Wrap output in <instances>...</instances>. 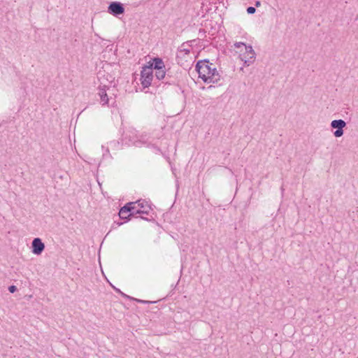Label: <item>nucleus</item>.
<instances>
[{
	"mask_svg": "<svg viewBox=\"0 0 358 358\" xmlns=\"http://www.w3.org/2000/svg\"><path fill=\"white\" fill-rule=\"evenodd\" d=\"M256 58V53L252 45L245 46V52L241 55V59L244 62V65L249 66L252 64Z\"/></svg>",
	"mask_w": 358,
	"mask_h": 358,
	"instance_id": "nucleus-4",
	"label": "nucleus"
},
{
	"mask_svg": "<svg viewBox=\"0 0 358 358\" xmlns=\"http://www.w3.org/2000/svg\"><path fill=\"white\" fill-rule=\"evenodd\" d=\"M120 144L119 141H112L108 143L107 146L102 145L101 148L103 150V155H102L103 159H106L108 158L111 159L112 156L110 154V149L118 150V149H120Z\"/></svg>",
	"mask_w": 358,
	"mask_h": 358,
	"instance_id": "nucleus-6",
	"label": "nucleus"
},
{
	"mask_svg": "<svg viewBox=\"0 0 358 358\" xmlns=\"http://www.w3.org/2000/svg\"><path fill=\"white\" fill-rule=\"evenodd\" d=\"M150 65H152L153 69L155 70L165 69L162 59L158 57L153 59V62Z\"/></svg>",
	"mask_w": 358,
	"mask_h": 358,
	"instance_id": "nucleus-12",
	"label": "nucleus"
},
{
	"mask_svg": "<svg viewBox=\"0 0 358 358\" xmlns=\"http://www.w3.org/2000/svg\"><path fill=\"white\" fill-rule=\"evenodd\" d=\"M129 205H131V209L135 216L137 215H140V217L143 220H148V219L145 217L143 215H148L151 210V208L147 201L144 200H138L136 202H130Z\"/></svg>",
	"mask_w": 358,
	"mask_h": 358,
	"instance_id": "nucleus-2",
	"label": "nucleus"
},
{
	"mask_svg": "<svg viewBox=\"0 0 358 358\" xmlns=\"http://www.w3.org/2000/svg\"><path fill=\"white\" fill-rule=\"evenodd\" d=\"M255 11H256L255 8H254L252 6H250L247 8V12L248 14H253L255 13Z\"/></svg>",
	"mask_w": 358,
	"mask_h": 358,
	"instance_id": "nucleus-14",
	"label": "nucleus"
},
{
	"mask_svg": "<svg viewBox=\"0 0 358 358\" xmlns=\"http://www.w3.org/2000/svg\"><path fill=\"white\" fill-rule=\"evenodd\" d=\"M124 137L125 138H127L131 144L136 146H141L142 145L145 144V142L141 138L142 136H138L136 130H131L126 132L124 134Z\"/></svg>",
	"mask_w": 358,
	"mask_h": 358,
	"instance_id": "nucleus-5",
	"label": "nucleus"
},
{
	"mask_svg": "<svg viewBox=\"0 0 358 358\" xmlns=\"http://www.w3.org/2000/svg\"><path fill=\"white\" fill-rule=\"evenodd\" d=\"M255 6H256L257 7L260 6H261V2H260L259 1H256V2H255Z\"/></svg>",
	"mask_w": 358,
	"mask_h": 358,
	"instance_id": "nucleus-17",
	"label": "nucleus"
},
{
	"mask_svg": "<svg viewBox=\"0 0 358 358\" xmlns=\"http://www.w3.org/2000/svg\"><path fill=\"white\" fill-rule=\"evenodd\" d=\"M108 13L114 16H117L124 13V8L120 2L113 1L108 6Z\"/></svg>",
	"mask_w": 358,
	"mask_h": 358,
	"instance_id": "nucleus-7",
	"label": "nucleus"
},
{
	"mask_svg": "<svg viewBox=\"0 0 358 358\" xmlns=\"http://www.w3.org/2000/svg\"><path fill=\"white\" fill-rule=\"evenodd\" d=\"M346 126V123L343 120H334L331 122V127L334 129H337L334 135L336 137H341L343 135V128Z\"/></svg>",
	"mask_w": 358,
	"mask_h": 358,
	"instance_id": "nucleus-8",
	"label": "nucleus"
},
{
	"mask_svg": "<svg viewBox=\"0 0 358 358\" xmlns=\"http://www.w3.org/2000/svg\"><path fill=\"white\" fill-rule=\"evenodd\" d=\"M141 301V303H148V301Z\"/></svg>",
	"mask_w": 358,
	"mask_h": 358,
	"instance_id": "nucleus-19",
	"label": "nucleus"
},
{
	"mask_svg": "<svg viewBox=\"0 0 358 358\" xmlns=\"http://www.w3.org/2000/svg\"><path fill=\"white\" fill-rule=\"evenodd\" d=\"M141 77L142 85L144 87H149L153 79L152 65L143 66L141 72Z\"/></svg>",
	"mask_w": 358,
	"mask_h": 358,
	"instance_id": "nucleus-3",
	"label": "nucleus"
},
{
	"mask_svg": "<svg viewBox=\"0 0 358 358\" xmlns=\"http://www.w3.org/2000/svg\"><path fill=\"white\" fill-rule=\"evenodd\" d=\"M242 45L243 46H248L247 45H245L244 43L243 42H236L234 43V47L236 48H239L240 47H241Z\"/></svg>",
	"mask_w": 358,
	"mask_h": 358,
	"instance_id": "nucleus-15",
	"label": "nucleus"
},
{
	"mask_svg": "<svg viewBox=\"0 0 358 358\" xmlns=\"http://www.w3.org/2000/svg\"><path fill=\"white\" fill-rule=\"evenodd\" d=\"M32 252L34 255H41L45 249V245L39 238H35L31 243Z\"/></svg>",
	"mask_w": 358,
	"mask_h": 358,
	"instance_id": "nucleus-9",
	"label": "nucleus"
},
{
	"mask_svg": "<svg viewBox=\"0 0 358 358\" xmlns=\"http://www.w3.org/2000/svg\"><path fill=\"white\" fill-rule=\"evenodd\" d=\"M196 70L199 73V77L206 83H217L221 79V75L215 64L209 62L208 60L197 62Z\"/></svg>",
	"mask_w": 358,
	"mask_h": 358,
	"instance_id": "nucleus-1",
	"label": "nucleus"
},
{
	"mask_svg": "<svg viewBox=\"0 0 358 358\" xmlns=\"http://www.w3.org/2000/svg\"><path fill=\"white\" fill-rule=\"evenodd\" d=\"M17 288L15 285H11L8 287V290L10 292L13 293L16 291Z\"/></svg>",
	"mask_w": 358,
	"mask_h": 358,
	"instance_id": "nucleus-16",
	"label": "nucleus"
},
{
	"mask_svg": "<svg viewBox=\"0 0 358 358\" xmlns=\"http://www.w3.org/2000/svg\"><path fill=\"white\" fill-rule=\"evenodd\" d=\"M99 95L100 96L101 102L102 105H106L108 103V95L106 94V86H104L103 88H99Z\"/></svg>",
	"mask_w": 358,
	"mask_h": 358,
	"instance_id": "nucleus-11",
	"label": "nucleus"
},
{
	"mask_svg": "<svg viewBox=\"0 0 358 358\" xmlns=\"http://www.w3.org/2000/svg\"><path fill=\"white\" fill-rule=\"evenodd\" d=\"M184 51L185 52L186 54H189V50H187V49H184Z\"/></svg>",
	"mask_w": 358,
	"mask_h": 358,
	"instance_id": "nucleus-18",
	"label": "nucleus"
},
{
	"mask_svg": "<svg viewBox=\"0 0 358 358\" xmlns=\"http://www.w3.org/2000/svg\"><path fill=\"white\" fill-rule=\"evenodd\" d=\"M166 75L165 69L155 70V76L159 80L164 78Z\"/></svg>",
	"mask_w": 358,
	"mask_h": 358,
	"instance_id": "nucleus-13",
	"label": "nucleus"
},
{
	"mask_svg": "<svg viewBox=\"0 0 358 358\" xmlns=\"http://www.w3.org/2000/svg\"><path fill=\"white\" fill-rule=\"evenodd\" d=\"M132 206L129 203L122 207L119 212V215L121 219H127L130 217L135 216L131 209Z\"/></svg>",
	"mask_w": 358,
	"mask_h": 358,
	"instance_id": "nucleus-10",
	"label": "nucleus"
}]
</instances>
